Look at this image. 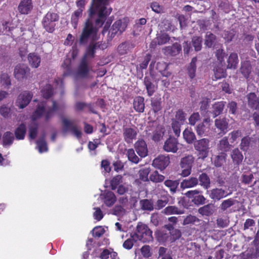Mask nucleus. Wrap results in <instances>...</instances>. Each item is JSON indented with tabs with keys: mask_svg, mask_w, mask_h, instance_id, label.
I'll list each match as a JSON object with an SVG mask.
<instances>
[{
	"mask_svg": "<svg viewBox=\"0 0 259 259\" xmlns=\"http://www.w3.org/2000/svg\"><path fill=\"white\" fill-rule=\"evenodd\" d=\"M62 123V132L66 133L70 131L77 138L80 139L82 136L80 127H78L75 124L74 120H69L62 117L61 118Z\"/></svg>",
	"mask_w": 259,
	"mask_h": 259,
	"instance_id": "6",
	"label": "nucleus"
},
{
	"mask_svg": "<svg viewBox=\"0 0 259 259\" xmlns=\"http://www.w3.org/2000/svg\"><path fill=\"white\" fill-rule=\"evenodd\" d=\"M219 149L222 151L221 152H227L230 151L233 147V146L230 144L228 140V137H223L218 144Z\"/></svg>",
	"mask_w": 259,
	"mask_h": 259,
	"instance_id": "32",
	"label": "nucleus"
},
{
	"mask_svg": "<svg viewBox=\"0 0 259 259\" xmlns=\"http://www.w3.org/2000/svg\"><path fill=\"white\" fill-rule=\"evenodd\" d=\"M162 102L160 98H152L151 105L152 111L156 113L162 109Z\"/></svg>",
	"mask_w": 259,
	"mask_h": 259,
	"instance_id": "44",
	"label": "nucleus"
},
{
	"mask_svg": "<svg viewBox=\"0 0 259 259\" xmlns=\"http://www.w3.org/2000/svg\"><path fill=\"white\" fill-rule=\"evenodd\" d=\"M38 125L35 122L32 123L29 126V136L30 139H34L37 134Z\"/></svg>",
	"mask_w": 259,
	"mask_h": 259,
	"instance_id": "63",
	"label": "nucleus"
},
{
	"mask_svg": "<svg viewBox=\"0 0 259 259\" xmlns=\"http://www.w3.org/2000/svg\"><path fill=\"white\" fill-rule=\"evenodd\" d=\"M137 153L141 157H145L148 155V148L146 143L143 140H139L135 144Z\"/></svg>",
	"mask_w": 259,
	"mask_h": 259,
	"instance_id": "21",
	"label": "nucleus"
},
{
	"mask_svg": "<svg viewBox=\"0 0 259 259\" xmlns=\"http://www.w3.org/2000/svg\"><path fill=\"white\" fill-rule=\"evenodd\" d=\"M162 212L166 215L170 214H182L184 213V211L182 209H179L176 206H168L165 207Z\"/></svg>",
	"mask_w": 259,
	"mask_h": 259,
	"instance_id": "38",
	"label": "nucleus"
},
{
	"mask_svg": "<svg viewBox=\"0 0 259 259\" xmlns=\"http://www.w3.org/2000/svg\"><path fill=\"white\" fill-rule=\"evenodd\" d=\"M252 70V66L249 61L246 60L241 62L239 71L245 78L247 79L249 77Z\"/></svg>",
	"mask_w": 259,
	"mask_h": 259,
	"instance_id": "24",
	"label": "nucleus"
},
{
	"mask_svg": "<svg viewBox=\"0 0 259 259\" xmlns=\"http://www.w3.org/2000/svg\"><path fill=\"white\" fill-rule=\"evenodd\" d=\"M213 182L218 187L225 186L227 182L226 177L220 172L217 173L214 175Z\"/></svg>",
	"mask_w": 259,
	"mask_h": 259,
	"instance_id": "43",
	"label": "nucleus"
},
{
	"mask_svg": "<svg viewBox=\"0 0 259 259\" xmlns=\"http://www.w3.org/2000/svg\"><path fill=\"white\" fill-rule=\"evenodd\" d=\"M155 81H156L155 74L154 71L151 70L149 73L145 74L144 79V84L149 97L151 96L156 90V85L154 83Z\"/></svg>",
	"mask_w": 259,
	"mask_h": 259,
	"instance_id": "8",
	"label": "nucleus"
},
{
	"mask_svg": "<svg viewBox=\"0 0 259 259\" xmlns=\"http://www.w3.org/2000/svg\"><path fill=\"white\" fill-rule=\"evenodd\" d=\"M170 37L165 33H160L157 35V37L152 41V44L155 45H162L168 42Z\"/></svg>",
	"mask_w": 259,
	"mask_h": 259,
	"instance_id": "39",
	"label": "nucleus"
},
{
	"mask_svg": "<svg viewBox=\"0 0 259 259\" xmlns=\"http://www.w3.org/2000/svg\"><path fill=\"white\" fill-rule=\"evenodd\" d=\"M169 197L166 195H163L158 199L155 204V207L156 209H160L163 208L168 203Z\"/></svg>",
	"mask_w": 259,
	"mask_h": 259,
	"instance_id": "54",
	"label": "nucleus"
},
{
	"mask_svg": "<svg viewBox=\"0 0 259 259\" xmlns=\"http://www.w3.org/2000/svg\"><path fill=\"white\" fill-rule=\"evenodd\" d=\"M233 191L229 187L227 188L215 187L209 191V196L214 201H219L221 200L232 194Z\"/></svg>",
	"mask_w": 259,
	"mask_h": 259,
	"instance_id": "7",
	"label": "nucleus"
},
{
	"mask_svg": "<svg viewBox=\"0 0 259 259\" xmlns=\"http://www.w3.org/2000/svg\"><path fill=\"white\" fill-rule=\"evenodd\" d=\"M187 114L182 109H179L176 113L175 118L171 119L176 121L179 123L184 124L186 119Z\"/></svg>",
	"mask_w": 259,
	"mask_h": 259,
	"instance_id": "50",
	"label": "nucleus"
},
{
	"mask_svg": "<svg viewBox=\"0 0 259 259\" xmlns=\"http://www.w3.org/2000/svg\"><path fill=\"white\" fill-rule=\"evenodd\" d=\"M243 135L241 130H234L229 134L230 142L231 144L234 143L237 141L239 138L242 137Z\"/></svg>",
	"mask_w": 259,
	"mask_h": 259,
	"instance_id": "55",
	"label": "nucleus"
},
{
	"mask_svg": "<svg viewBox=\"0 0 259 259\" xmlns=\"http://www.w3.org/2000/svg\"><path fill=\"white\" fill-rule=\"evenodd\" d=\"M163 50L165 55L175 56L180 53L182 47L180 44L176 42L171 46L165 47Z\"/></svg>",
	"mask_w": 259,
	"mask_h": 259,
	"instance_id": "23",
	"label": "nucleus"
},
{
	"mask_svg": "<svg viewBox=\"0 0 259 259\" xmlns=\"http://www.w3.org/2000/svg\"><path fill=\"white\" fill-rule=\"evenodd\" d=\"M126 27L127 24L125 21L123 22L121 20L116 21L109 31V37L112 39L116 34L120 35Z\"/></svg>",
	"mask_w": 259,
	"mask_h": 259,
	"instance_id": "12",
	"label": "nucleus"
},
{
	"mask_svg": "<svg viewBox=\"0 0 259 259\" xmlns=\"http://www.w3.org/2000/svg\"><path fill=\"white\" fill-rule=\"evenodd\" d=\"M198 184V181L197 178L191 177L187 179L184 180L181 183V187L182 188H192L197 186Z\"/></svg>",
	"mask_w": 259,
	"mask_h": 259,
	"instance_id": "35",
	"label": "nucleus"
},
{
	"mask_svg": "<svg viewBox=\"0 0 259 259\" xmlns=\"http://www.w3.org/2000/svg\"><path fill=\"white\" fill-rule=\"evenodd\" d=\"M132 48V44L129 42L125 41L118 46L117 51L120 55H123L127 54Z\"/></svg>",
	"mask_w": 259,
	"mask_h": 259,
	"instance_id": "48",
	"label": "nucleus"
},
{
	"mask_svg": "<svg viewBox=\"0 0 259 259\" xmlns=\"http://www.w3.org/2000/svg\"><path fill=\"white\" fill-rule=\"evenodd\" d=\"M29 74L30 69L26 64H18L14 68V77L19 81H22L24 79H26Z\"/></svg>",
	"mask_w": 259,
	"mask_h": 259,
	"instance_id": "10",
	"label": "nucleus"
},
{
	"mask_svg": "<svg viewBox=\"0 0 259 259\" xmlns=\"http://www.w3.org/2000/svg\"><path fill=\"white\" fill-rule=\"evenodd\" d=\"M46 107V102H42L39 104L37 107L32 115V120H35L40 117L45 112V110Z\"/></svg>",
	"mask_w": 259,
	"mask_h": 259,
	"instance_id": "40",
	"label": "nucleus"
},
{
	"mask_svg": "<svg viewBox=\"0 0 259 259\" xmlns=\"http://www.w3.org/2000/svg\"><path fill=\"white\" fill-rule=\"evenodd\" d=\"M246 98L248 106L251 108H255L258 100L256 94L254 93H250L247 95Z\"/></svg>",
	"mask_w": 259,
	"mask_h": 259,
	"instance_id": "58",
	"label": "nucleus"
},
{
	"mask_svg": "<svg viewBox=\"0 0 259 259\" xmlns=\"http://www.w3.org/2000/svg\"><path fill=\"white\" fill-rule=\"evenodd\" d=\"M239 63L238 55L236 53H231L228 59L227 68L236 69L237 68Z\"/></svg>",
	"mask_w": 259,
	"mask_h": 259,
	"instance_id": "29",
	"label": "nucleus"
},
{
	"mask_svg": "<svg viewBox=\"0 0 259 259\" xmlns=\"http://www.w3.org/2000/svg\"><path fill=\"white\" fill-rule=\"evenodd\" d=\"M179 142L177 138L170 135L165 141L163 149L167 152L176 153L178 150Z\"/></svg>",
	"mask_w": 259,
	"mask_h": 259,
	"instance_id": "13",
	"label": "nucleus"
},
{
	"mask_svg": "<svg viewBox=\"0 0 259 259\" xmlns=\"http://www.w3.org/2000/svg\"><path fill=\"white\" fill-rule=\"evenodd\" d=\"M198 184L204 189H208L210 187V179L208 175L205 172L200 174L197 178Z\"/></svg>",
	"mask_w": 259,
	"mask_h": 259,
	"instance_id": "31",
	"label": "nucleus"
},
{
	"mask_svg": "<svg viewBox=\"0 0 259 259\" xmlns=\"http://www.w3.org/2000/svg\"><path fill=\"white\" fill-rule=\"evenodd\" d=\"M150 171V167H145L141 169L139 171L140 179L144 182L149 181L148 175Z\"/></svg>",
	"mask_w": 259,
	"mask_h": 259,
	"instance_id": "62",
	"label": "nucleus"
},
{
	"mask_svg": "<svg viewBox=\"0 0 259 259\" xmlns=\"http://www.w3.org/2000/svg\"><path fill=\"white\" fill-rule=\"evenodd\" d=\"M169 163L170 158L168 156L160 155L153 160L152 165L162 170L165 169Z\"/></svg>",
	"mask_w": 259,
	"mask_h": 259,
	"instance_id": "15",
	"label": "nucleus"
},
{
	"mask_svg": "<svg viewBox=\"0 0 259 259\" xmlns=\"http://www.w3.org/2000/svg\"><path fill=\"white\" fill-rule=\"evenodd\" d=\"M113 0H92L89 10V18L86 20L81 32L77 40L80 46L85 47V54L78 67L77 74L81 78H85L91 69L88 59L95 57L96 50H104L107 45L99 38V29L101 28L107 17L112 11L109 6L110 1Z\"/></svg>",
	"mask_w": 259,
	"mask_h": 259,
	"instance_id": "1",
	"label": "nucleus"
},
{
	"mask_svg": "<svg viewBox=\"0 0 259 259\" xmlns=\"http://www.w3.org/2000/svg\"><path fill=\"white\" fill-rule=\"evenodd\" d=\"M213 71L215 80L225 78L227 76L226 70L223 67L222 63H219L216 65L214 67Z\"/></svg>",
	"mask_w": 259,
	"mask_h": 259,
	"instance_id": "30",
	"label": "nucleus"
},
{
	"mask_svg": "<svg viewBox=\"0 0 259 259\" xmlns=\"http://www.w3.org/2000/svg\"><path fill=\"white\" fill-rule=\"evenodd\" d=\"M208 201V200L201 193L197 194L194 200H192V202L197 206L204 205Z\"/></svg>",
	"mask_w": 259,
	"mask_h": 259,
	"instance_id": "60",
	"label": "nucleus"
},
{
	"mask_svg": "<svg viewBox=\"0 0 259 259\" xmlns=\"http://www.w3.org/2000/svg\"><path fill=\"white\" fill-rule=\"evenodd\" d=\"M164 178V176L160 175L157 170H155L150 174L149 181L150 180L155 183H159L162 182Z\"/></svg>",
	"mask_w": 259,
	"mask_h": 259,
	"instance_id": "59",
	"label": "nucleus"
},
{
	"mask_svg": "<svg viewBox=\"0 0 259 259\" xmlns=\"http://www.w3.org/2000/svg\"><path fill=\"white\" fill-rule=\"evenodd\" d=\"M225 102L221 101L215 103L212 105L211 110L208 111V114L211 115L212 118H214L221 114L225 106Z\"/></svg>",
	"mask_w": 259,
	"mask_h": 259,
	"instance_id": "22",
	"label": "nucleus"
},
{
	"mask_svg": "<svg viewBox=\"0 0 259 259\" xmlns=\"http://www.w3.org/2000/svg\"><path fill=\"white\" fill-rule=\"evenodd\" d=\"M157 241L161 244L175 242L182 236L181 231L178 229H173L170 225H164L155 232Z\"/></svg>",
	"mask_w": 259,
	"mask_h": 259,
	"instance_id": "2",
	"label": "nucleus"
},
{
	"mask_svg": "<svg viewBox=\"0 0 259 259\" xmlns=\"http://www.w3.org/2000/svg\"><path fill=\"white\" fill-rule=\"evenodd\" d=\"M195 130L197 136L202 137L206 135L208 128L206 127L203 122H200L196 125Z\"/></svg>",
	"mask_w": 259,
	"mask_h": 259,
	"instance_id": "45",
	"label": "nucleus"
},
{
	"mask_svg": "<svg viewBox=\"0 0 259 259\" xmlns=\"http://www.w3.org/2000/svg\"><path fill=\"white\" fill-rule=\"evenodd\" d=\"M238 202L237 200L232 198H228L222 201L219 206L220 211L225 213H230L235 211L233 206Z\"/></svg>",
	"mask_w": 259,
	"mask_h": 259,
	"instance_id": "14",
	"label": "nucleus"
},
{
	"mask_svg": "<svg viewBox=\"0 0 259 259\" xmlns=\"http://www.w3.org/2000/svg\"><path fill=\"white\" fill-rule=\"evenodd\" d=\"M194 158L192 155H188L182 158L180 162V166L182 169L181 175L187 177L190 175Z\"/></svg>",
	"mask_w": 259,
	"mask_h": 259,
	"instance_id": "9",
	"label": "nucleus"
},
{
	"mask_svg": "<svg viewBox=\"0 0 259 259\" xmlns=\"http://www.w3.org/2000/svg\"><path fill=\"white\" fill-rule=\"evenodd\" d=\"M138 130L136 127H125L123 128V137L124 141L127 144L133 143L134 140L136 139Z\"/></svg>",
	"mask_w": 259,
	"mask_h": 259,
	"instance_id": "17",
	"label": "nucleus"
},
{
	"mask_svg": "<svg viewBox=\"0 0 259 259\" xmlns=\"http://www.w3.org/2000/svg\"><path fill=\"white\" fill-rule=\"evenodd\" d=\"M253 139L248 136L243 137L239 144L240 149L244 153H246L251 147Z\"/></svg>",
	"mask_w": 259,
	"mask_h": 259,
	"instance_id": "28",
	"label": "nucleus"
},
{
	"mask_svg": "<svg viewBox=\"0 0 259 259\" xmlns=\"http://www.w3.org/2000/svg\"><path fill=\"white\" fill-rule=\"evenodd\" d=\"M122 176L118 175L113 177L110 182L111 188L112 190H115L117 186H119L122 183Z\"/></svg>",
	"mask_w": 259,
	"mask_h": 259,
	"instance_id": "61",
	"label": "nucleus"
},
{
	"mask_svg": "<svg viewBox=\"0 0 259 259\" xmlns=\"http://www.w3.org/2000/svg\"><path fill=\"white\" fill-rule=\"evenodd\" d=\"M141 208L143 210L152 211L154 209L153 203L151 200L145 199L140 201Z\"/></svg>",
	"mask_w": 259,
	"mask_h": 259,
	"instance_id": "52",
	"label": "nucleus"
},
{
	"mask_svg": "<svg viewBox=\"0 0 259 259\" xmlns=\"http://www.w3.org/2000/svg\"><path fill=\"white\" fill-rule=\"evenodd\" d=\"M202 40L203 38L200 36H193L192 37L191 43L195 52H199L201 50Z\"/></svg>",
	"mask_w": 259,
	"mask_h": 259,
	"instance_id": "36",
	"label": "nucleus"
},
{
	"mask_svg": "<svg viewBox=\"0 0 259 259\" xmlns=\"http://www.w3.org/2000/svg\"><path fill=\"white\" fill-rule=\"evenodd\" d=\"M33 94L29 91H24L18 97L16 102V105L20 109H23L26 107L32 99Z\"/></svg>",
	"mask_w": 259,
	"mask_h": 259,
	"instance_id": "11",
	"label": "nucleus"
},
{
	"mask_svg": "<svg viewBox=\"0 0 259 259\" xmlns=\"http://www.w3.org/2000/svg\"><path fill=\"white\" fill-rule=\"evenodd\" d=\"M26 133V126L24 123H21L15 130V135L17 140L24 139Z\"/></svg>",
	"mask_w": 259,
	"mask_h": 259,
	"instance_id": "41",
	"label": "nucleus"
},
{
	"mask_svg": "<svg viewBox=\"0 0 259 259\" xmlns=\"http://www.w3.org/2000/svg\"><path fill=\"white\" fill-rule=\"evenodd\" d=\"M164 131L162 128L156 129L152 136V139L155 142L160 141L163 138Z\"/></svg>",
	"mask_w": 259,
	"mask_h": 259,
	"instance_id": "64",
	"label": "nucleus"
},
{
	"mask_svg": "<svg viewBox=\"0 0 259 259\" xmlns=\"http://www.w3.org/2000/svg\"><path fill=\"white\" fill-rule=\"evenodd\" d=\"M227 154L225 152H220L218 155L211 158L213 164L217 167H222L227 160Z\"/></svg>",
	"mask_w": 259,
	"mask_h": 259,
	"instance_id": "25",
	"label": "nucleus"
},
{
	"mask_svg": "<svg viewBox=\"0 0 259 259\" xmlns=\"http://www.w3.org/2000/svg\"><path fill=\"white\" fill-rule=\"evenodd\" d=\"M214 125L219 131V134L223 136L228 131L229 120L225 117L217 118L215 120Z\"/></svg>",
	"mask_w": 259,
	"mask_h": 259,
	"instance_id": "16",
	"label": "nucleus"
},
{
	"mask_svg": "<svg viewBox=\"0 0 259 259\" xmlns=\"http://www.w3.org/2000/svg\"><path fill=\"white\" fill-rule=\"evenodd\" d=\"M137 240L147 243L153 240L152 231L145 224L141 222L138 224L136 231L133 233Z\"/></svg>",
	"mask_w": 259,
	"mask_h": 259,
	"instance_id": "3",
	"label": "nucleus"
},
{
	"mask_svg": "<svg viewBox=\"0 0 259 259\" xmlns=\"http://www.w3.org/2000/svg\"><path fill=\"white\" fill-rule=\"evenodd\" d=\"M183 136L186 142L188 144H194L197 141L196 135L191 128H186L183 132Z\"/></svg>",
	"mask_w": 259,
	"mask_h": 259,
	"instance_id": "26",
	"label": "nucleus"
},
{
	"mask_svg": "<svg viewBox=\"0 0 259 259\" xmlns=\"http://www.w3.org/2000/svg\"><path fill=\"white\" fill-rule=\"evenodd\" d=\"M32 9L31 0H22L20 3L18 9L22 14H27Z\"/></svg>",
	"mask_w": 259,
	"mask_h": 259,
	"instance_id": "27",
	"label": "nucleus"
},
{
	"mask_svg": "<svg viewBox=\"0 0 259 259\" xmlns=\"http://www.w3.org/2000/svg\"><path fill=\"white\" fill-rule=\"evenodd\" d=\"M14 140L13 134L10 132H7L4 133L3 137V143L4 146L11 145Z\"/></svg>",
	"mask_w": 259,
	"mask_h": 259,
	"instance_id": "53",
	"label": "nucleus"
},
{
	"mask_svg": "<svg viewBox=\"0 0 259 259\" xmlns=\"http://www.w3.org/2000/svg\"><path fill=\"white\" fill-rule=\"evenodd\" d=\"M217 211L216 206L214 203H209L200 207L198 209V212L204 217L212 216Z\"/></svg>",
	"mask_w": 259,
	"mask_h": 259,
	"instance_id": "19",
	"label": "nucleus"
},
{
	"mask_svg": "<svg viewBox=\"0 0 259 259\" xmlns=\"http://www.w3.org/2000/svg\"><path fill=\"white\" fill-rule=\"evenodd\" d=\"M104 202L105 204L110 207L112 206L116 201L115 194L111 191H105L104 193Z\"/></svg>",
	"mask_w": 259,
	"mask_h": 259,
	"instance_id": "34",
	"label": "nucleus"
},
{
	"mask_svg": "<svg viewBox=\"0 0 259 259\" xmlns=\"http://www.w3.org/2000/svg\"><path fill=\"white\" fill-rule=\"evenodd\" d=\"M45 136L46 134L45 132H44L42 134V136L36 141L39 152L40 153L48 151L47 143L45 140Z\"/></svg>",
	"mask_w": 259,
	"mask_h": 259,
	"instance_id": "46",
	"label": "nucleus"
},
{
	"mask_svg": "<svg viewBox=\"0 0 259 259\" xmlns=\"http://www.w3.org/2000/svg\"><path fill=\"white\" fill-rule=\"evenodd\" d=\"M204 45L207 48H215L219 44L217 36L210 31L206 32L204 36Z\"/></svg>",
	"mask_w": 259,
	"mask_h": 259,
	"instance_id": "18",
	"label": "nucleus"
},
{
	"mask_svg": "<svg viewBox=\"0 0 259 259\" xmlns=\"http://www.w3.org/2000/svg\"><path fill=\"white\" fill-rule=\"evenodd\" d=\"M59 19V16L58 14L48 12L41 21L43 28L49 33L53 32L56 26V23Z\"/></svg>",
	"mask_w": 259,
	"mask_h": 259,
	"instance_id": "4",
	"label": "nucleus"
},
{
	"mask_svg": "<svg viewBox=\"0 0 259 259\" xmlns=\"http://www.w3.org/2000/svg\"><path fill=\"white\" fill-rule=\"evenodd\" d=\"M179 180H166L164 184V185L169 188L170 191L172 194H174L176 192L178 186L179 185Z\"/></svg>",
	"mask_w": 259,
	"mask_h": 259,
	"instance_id": "51",
	"label": "nucleus"
},
{
	"mask_svg": "<svg viewBox=\"0 0 259 259\" xmlns=\"http://www.w3.org/2000/svg\"><path fill=\"white\" fill-rule=\"evenodd\" d=\"M210 140L207 138L198 140L193 144L194 149L198 152L199 158L204 160L208 156Z\"/></svg>",
	"mask_w": 259,
	"mask_h": 259,
	"instance_id": "5",
	"label": "nucleus"
},
{
	"mask_svg": "<svg viewBox=\"0 0 259 259\" xmlns=\"http://www.w3.org/2000/svg\"><path fill=\"white\" fill-rule=\"evenodd\" d=\"M197 61V57H193L188 67V73L189 77L193 79L195 76V72L196 70V62Z\"/></svg>",
	"mask_w": 259,
	"mask_h": 259,
	"instance_id": "42",
	"label": "nucleus"
},
{
	"mask_svg": "<svg viewBox=\"0 0 259 259\" xmlns=\"http://www.w3.org/2000/svg\"><path fill=\"white\" fill-rule=\"evenodd\" d=\"M126 155L128 160L133 163L137 164L140 160V158L136 154L134 150L132 148L127 150Z\"/></svg>",
	"mask_w": 259,
	"mask_h": 259,
	"instance_id": "56",
	"label": "nucleus"
},
{
	"mask_svg": "<svg viewBox=\"0 0 259 259\" xmlns=\"http://www.w3.org/2000/svg\"><path fill=\"white\" fill-rule=\"evenodd\" d=\"M28 60L32 67L37 68L39 66L40 58L35 53H30L28 56Z\"/></svg>",
	"mask_w": 259,
	"mask_h": 259,
	"instance_id": "49",
	"label": "nucleus"
},
{
	"mask_svg": "<svg viewBox=\"0 0 259 259\" xmlns=\"http://www.w3.org/2000/svg\"><path fill=\"white\" fill-rule=\"evenodd\" d=\"M146 22L147 20L144 18L137 20L134 26V32L139 33L143 31L146 27Z\"/></svg>",
	"mask_w": 259,
	"mask_h": 259,
	"instance_id": "37",
	"label": "nucleus"
},
{
	"mask_svg": "<svg viewBox=\"0 0 259 259\" xmlns=\"http://www.w3.org/2000/svg\"><path fill=\"white\" fill-rule=\"evenodd\" d=\"M133 106L137 112L143 113L145 109L144 98L141 96L135 97L133 102Z\"/></svg>",
	"mask_w": 259,
	"mask_h": 259,
	"instance_id": "33",
	"label": "nucleus"
},
{
	"mask_svg": "<svg viewBox=\"0 0 259 259\" xmlns=\"http://www.w3.org/2000/svg\"><path fill=\"white\" fill-rule=\"evenodd\" d=\"M238 108L236 102L232 101L228 102L226 109V112L228 111L230 114L236 115L238 113Z\"/></svg>",
	"mask_w": 259,
	"mask_h": 259,
	"instance_id": "57",
	"label": "nucleus"
},
{
	"mask_svg": "<svg viewBox=\"0 0 259 259\" xmlns=\"http://www.w3.org/2000/svg\"><path fill=\"white\" fill-rule=\"evenodd\" d=\"M236 35V31L232 29L230 30H225L222 35L224 39L225 40V44H229L234 38Z\"/></svg>",
	"mask_w": 259,
	"mask_h": 259,
	"instance_id": "47",
	"label": "nucleus"
},
{
	"mask_svg": "<svg viewBox=\"0 0 259 259\" xmlns=\"http://www.w3.org/2000/svg\"><path fill=\"white\" fill-rule=\"evenodd\" d=\"M239 148H235L231 150L230 157L233 163L235 166H238L242 164L243 160V155Z\"/></svg>",
	"mask_w": 259,
	"mask_h": 259,
	"instance_id": "20",
	"label": "nucleus"
}]
</instances>
